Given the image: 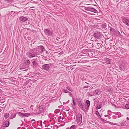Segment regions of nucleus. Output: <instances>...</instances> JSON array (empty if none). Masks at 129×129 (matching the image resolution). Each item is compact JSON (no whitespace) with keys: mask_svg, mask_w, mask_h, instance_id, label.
Masks as SVG:
<instances>
[{"mask_svg":"<svg viewBox=\"0 0 129 129\" xmlns=\"http://www.w3.org/2000/svg\"><path fill=\"white\" fill-rule=\"evenodd\" d=\"M82 115L81 114L78 113L76 116V121L77 123L80 125L82 121Z\"/></svg>","mask_w":129,"mask_h":129,"instance_id":"1","label":"nucleus"},{"mask_svg":"<svg viewBox=\"0 0 129 129\" xmlns=\"http://www.w3.org/2000/svg\"><path fill=\"white\" fill-rule=\"evenodd\" d=\"M26 83H28L26 84V86H27V88H29L30 87H31V88L33 87V86L35 84V83L33 81L30 79H29L26 81Z\"/></svg>","mask_w":129,"mask_h":129,"instance_id":"2","label":"nucleus"},{"mask_svg":"<svg viewBox=\"0 0 129 129\" xmlns=\"http://www.w3.org/2000/svg\"><path fill=\"white\" fill-rule=\"evenodd\" d=\"M79 106L80 107L83 111H84L85 109H88L85 104L84 103H80L79 104Z\"/></svg>","mask_w":129,"mask_h":129,"instance_id":"3","label":"nucleus"},{"mask_svg":"<svg viewBox=\"0 0 129 129\" xmlns=\"http://www.w3.org/2000/svg\"><path fill=\"white\" fill-rule=\"evenodd\" d=\"M94 36L97 39H100L102 36V34L100 32H97L94 34Z\"/></svg>","mask_w":129,"mask_h":129,"instance_id":"4","label":"nucleus"},{"mask_svg":"<svg viewBox=\"0 0 129 129\" xmlns=\"http://www.w3.org/2000/svg\"><path fill=\"white\" fill-rule=\"evenodd\" d=\"M50 65V64H47L43 65L42 67L43 69L45 70L48 71L49 70Z\"/></svg>","mask_w":129,"mask_h":129,"instance_id":"5","label":"nucleus"},{"mask_svg":"<svg viewBox=\"0 0 129 129\" xmlns=\"http://www.w3.org/2000/svg\"><path fill=\"white\" fill-rule=\"evenodd\" d=\"M45 34L49 36H51L52 34V32L49 29H46L44 30Z\"/></svg>","mask_w":129,"mask_h":129,"instance_id":"6","label":"nucleus"},{"mask_svg":"<svg viewBox=\"0 0 129 129\" xmlns=\"http://www.w3.org/2000/svg\"><path fill=\"white\" fill-rule=\"evenodd\" d=\"M19 19L21 22H23L27 21L28 18L24 16H22L19 18Z\"/></svg>","mask_w":129,"mask_h":129,"instance_id":"7","label":"nucleus"},{"mask_svg":"<svg viewBox=\"0 0 129 129\" xmlns=\"http://www.w3.org/2000/svg\"><path fill=\"white\" fill-rule=\"evenodd\" d=\"M101 93V92L99 89H96L93 91V94L91 95H95L96 94L99 95Z\"/></svg>","mask_w":129,"mask_h":129,"instance_id":"8","label":"nucleus"},{"mask_svg":"<svg viewBox=\"0 0 129 129\" xmlns=\"http://www.w3.org/2000/svg\"><path fill=\"white\" fill-rule=\"evenodd\" d=\"M9 121L7 120L4 122L3 125L4 127H7L9 126Z\"/></svg>","mask_w":129,"mask_h":129,"instance_id":"9","label":"nucleus"},{"mask_svg":"<svg viewBox=\"0 0 129 129\" xmlns=\"http://www.w3.org/2000/svg\"><path fill=\"white\" fill-rule=\"evenodd\" d=\"M122 21L126 25L129 26V21L125 18L123 19Z\"/></svg>","mask_w":129,"mask_h":129,"instance_id":"10","label":"nucleus"},{"mask_svg":"<svg viewBox=\"0 0 129 129\" xmlns=\"http://www.w3.org/2000/svg\"><path fill=\"white\" fill-rule=\"evenodd\" d=\"M27 56L29 58L33 57L35 56V55L34 54H32L31 53L28 52L27 53Z\"/></svg>","mask_w":129,"mask_h":129,"instance_id":"11","label":"nucleus"},{"mask_svg":"<svg viewBox=\"0 0 129 129\" xmlns=\"http://www.w3.org/2000/svg\"><path fill=\"white\" fill-rule=\"evenodd\" d=\"M102 107V105L100 103H97V106L96 107V109H100Z\"/></svg>","mask_w":129,"mask_h":129,"instance_id":"12","label":"nucleus"},{"mask_svg":"<svg viewBox=\"0 0 129 129\" xmlns=\"http://www.w3.org/2000/svg\"><path fill=\"white\" fill-rule=\"evenodd\" d=\"M86 103L87 105L86 106L87 108H88L90 106V102L88 100H86Z\"/></svg>","mask_w":129,"mask_h":129,"instance_id":"13","label":"nucleus"},{"mask_svg":"<svg viewBox=\"0 0 129 129\" xmlns=\"http://www.w3.org/2000/svg\"><path fill=\"white\" fill-rule=\"evenodd\" d=\"M126 124V121H122L120 123V125H119V126H123L125 125Z\"/></svg>","mask_w":129,"mask_h":129,"instance_id":"14","label":"nucleus"},{"mask_svg":"<svg viewBox=\"0 0 129 129\" xmlns=\"http://www.w3.org/2000/svg\"><path fill=\"white\" fill-rule=\"evenodd\" d=\"M42 50V52H41V54H42V52H45L46 51H45L44 48V47L42 46L41 45V51Z\"/></svg>","mask_w":129,"mask_h":129,"instance_id":"15","label":"nucleus"},{"mask_svg":"<svg viewBox=\"0 0 129 129\" xmlns=\"http://www.w3.org/2000/svg\"><path fill=\"white\" fill-rule=\"evenodd\" d=\"M18 115L21 117H24V113L21 112L18 113Z\"/></svg>","mask_w":129,"mask_h":129,"instance_id":"16","label":"nucleus"},{"mask_svg":"<svg viewBox=\"0 0 129 129\" xmlns=\"http://www.w3.org/2000/svg\"><path fill=\"white\" fill-rule=\"evenodd\" d=\"M91 11L95 13H97L98 12L97 11L96 9L93 8H91Z\"/></svg>","mask_w":129,"mask_h":129,"instance_id":"17","label":"nucleus"},{"mask_svg":"<svg viewBox=\"0 0 129 129\" xmlns=\"http://www.w3.org/2000/svg\"><path fill=\"white\" fill-rule=\"evenodd\" d=\"M16 115V113L12 114L11 116L10 117V119H11L15 118Z\"/></svg>","mask_w":129,"mask_h":129,"instance_id":"18","label":"nucleus"},{"mask_svg":"<svg viewBox=\"0 0 129 129\" xmlns=\"http://www.w3.org/2000/svg\"><path fill=\"white\" fill-rule=\"evenodd\" d=\"M9 116V114L8 113H6L4 115V117L5 118H7Z\"/></svg>","mask_w":129,"mask_h":129,"instance_id":"19","label":"nucleus"},{"mask_svg":"<svg viewBox=\"0 0 129 129\" xmlns=\"http://www.w3.org/2000/svg\"><path fill=\"white\" fill-rule=\"evenodd\" d=\"M95 114L98 118H100L101 117V116L98 111H96L95 112Z\"/></svg>","mask_w":129,"mask_h":129,"instance_id":"20","label":"nucleus"},{"mask_svg":"<svg viewBox=\"0 0 129 129\" xmlns=\"http://www.w3.org/2000/svg\"><path fill=\"white\" fill-rule=\"evenodd\" d=\"M30 115V114L29 113H24V117H28Z\"/></svg>","mask_w":129,"mask_h":129,"instance_id":"21","label":"nucleus"},{"mask_svg":"<svg viewBox=\"0 0 129 129\" xmlns=\"http://www.w3.org/2000/svg\"><path fill=\"white\" fill-rule=\"evenodd\" d=\"M41 114L45 111V109L43 107H41Z\"/></svg>","mask_w":129,"mask_h":129,"instance_id":"22","label":"nucleus"},{"mask_svg":"<svg viewBox=\"0 0 129 129\" xmlns=\"http://www.w3.org/2000/svg\"><path fill=\"white\" fill-rule=\"evenodd\" d=\"M25 62L26 64L28 65L30 63V61L29 60H25Z\"/></svg>","mask_w":129,"mask_h":129,"instance_id":"23","label":"nucleus"},{"mask_svg":"<svg viewBox=\"0 0 129 129\" xmlns=\"http://www.w3.org/2000/svg\"><path fill=\"white\" fill-rule=\"evenodd\" d=\"M62 91H63V92L66 93H70V92L69 91H68L66 89H63L62 90Z\"/></svg>","mask_w":129,"mask_h":129,"instance_id":"24","label":"nucleus"},{"mask_svg":"<svg viewBox=\"0 0 129 129\" xmlns=\"http://www.w3.org/2000/svg\"><path fill=\"white\" fill-rule=\"evenodd\" d=\"M6 1L8 3H12L13 1V0H4Z\"/></svg>","mask_w":129,"mask_h":129,"instance_id":"25","label":"nucleus"},{"mask_svg":"<svg viewBox=\"0 0 129 129\" xmlns=\"http://www.w3.org/2000/svg\"><path fill=\"white\" fill-rule=\"evenodd\" d=\"M71 129H76V126L75 125H72L70 127Z\"/></svg>","mask_w":129,"mask_h":129,"instance_id":"26","label":"nucleus"},{"mask_svg":"<svg viewBox=\"0 0 129 129\" xmlns=\"http://www.w3.org/2000/svg\"><path fill=\"white\" fill-rule=\"evenodd\" d=\"M125 107L127 109H129V103H128L125 105Z\"/></svg>","mask_w":129,"mask_h":129,"instance_id":"27","label":"nucleus"},{"mask_svg":"<svg viewBox=\"0 0 129 129\" xmlns=\"http://www.w3.org/2000/svg\"><path fill=\"white\" fill-rule=\"evenodd\" d=\"M66 88L71 91H72V89H71L70 88H69V87H67Z\"/></svg>","mask_w":129,"mask_h":129,"instance_id":"28","label":"nucleus"},{"mask_svg":"<svg viewBox=\"0 0 129 129\" xmlns=\"http://www.w3.org/2000/svg\"><path fill=\"white\" fill-rule=\"evenodd\" d=\"M108 123H109L110 124H111V125H116L115 124H114V123H111V122H109V121L108 122Z\"/></svg>","mask_w":129,"mask_h":129,"instance_id":"29","label":"nucleus"},{"mask_svg":"<svg viewBox=\"0 0 129 129\" xmlns=\"http://www.w3.org/2000/svg\"><path fill=\"white\" fill-rule=\"evenodd\" d=\"M91 8L88 7L87 11H91Z\"/></svg>","mask_w":129,"mask_h":129,"instance_id":"30","label":"nucleus"},{"mask_svg":"<svg viewBox=\"0 0 129 129\" xmlns=\"http://www.w3.org/2000/svg\"><path fill=\"white\" fill-rule=\"evenodd\" d=\"M73 104L74 105H75V104H76V103L75 102H74V99H73Z\"/></svg>","mask_w":129,"mask_h":129,"instance_id":"31","label":"nucleus"},{"mask_svg":"<svg viewBox=\"0 0 129 129\" xmlns=\"http://www.w3.org/2000/svg\"><path fill=\"white\" fill-rule=\"evenodd\" d=\"M88 7H85L84 9L85 10H87Z\"/></svg>","mask_w":129,"mask_h":129,"instance_id":"32","label":"nucleus"},{"mask_svg":"<svg viewBox=\"0 0 129 129\" xmlns=\"http://www.w3.org/2000/svg\"><path fill=\"white\" fill-rule=\"evenodd\" d=\"M4 102H5V101H0L1 103V104H3L4 103Z\"/></svg>","mask_w":129,"mask_h":129,"instance_id":"33","label":"nucleus"},{"mask_svg":"<svg viewBox=\"0 0 129 129\" xmlns=\"http://www.w3.org/2000/svg\"><path fill=\"white\" fill-rule=\"evenodd\" d=\"M42 121L41 120V126H42Z\"/></svg>","mask_w":129,"mask_h":129,"instance_id":"34","label":"nucleus"},{"mask_svg":"<svg viewBox=\"0 0 129 129\" xmlns=\"http://www.w3.org/2000/svg\"><path fill=\"white\" fill-rule=\"evenodd\" d=\"M88 87L87 86H84V88H87Z\"/></svg>","mask_w":129,"mask_h":129,"instance_id":"35","label":"nucleus"},{"mask_svg":"<svg viewBox=\"0 0 129 129\" xmlns=\"http://www.w3.org/2000/svg\"><path fill=\"white\" fill-rule=\"evenodd\" d=\"M36 62L35 61L33 63L34 64V65L36 63Z\"/></svg>","mask_w":129,"mask_h":129,"instance_id":"36","label":"nucleus"},{"mask_svg":"<svg viewBox=\"0 0 129 129\" xmlns=\"http://www.w3.org/2000/svg\"><path fill=\"white\" fill-rule=\"evenodd\" d=\"M66 129H71L70 128L68 127L66 128Z\"/></svg>","mask_w":129,"mask_h":129,"instance_id":"37","label":"nucleus"},{"mask_svg":"<svg viewBox=\"0 0 129 129\" xmlns=\"http://www.w3.org/2000/svg\"><path fill=\"white\" fill-rule=\"evenodd\" d=\"M126 119L127 120H128L129 119V118H128V117H127V118H126Z\"/></svg>","mask_w":129,"mask_h":129,"instance_id":"38","label":"nucleus"},{"mask_svg":"<svg viewBox=\"0 0 129 129\" xmlns=\"http://www.w3.org/2000/svg\"><path fill=\"white\" fill-rule=\"evenodd\" d=\"M107 116H108V115H105V117H107Z\"/></svg>","mask_w":129,"mask_h":129,"instance_id":"39","label":"nucleus"},{"mask_svg":"<svg viewBox=\"0 0 129 129\" xmlns=\"http://www.w3.org/2000/svg\"><path fill=\"white\" fill-rule=\"evenodd\" d=\"M11 12V14L12 13H15L14 12H13V11H12Z\"/></svg>","mask_w":129,"mask_h":129,"instance_id":"40","label":"nucleus"},{"mask_svg":"<svg viewBox=\"0 0 129 129\" xmlns=\"http://www.w3.org/2000/svg\"><path fill=\"white\" fill-rule=\"evenodd\" d=\"M108 113H109V112H110V110H108Z\"/></svg>","mask_w":129,"mask_h":129,"instance_id":"41","label":"nucleus"},{"mask_svg":"<svg viewBox=\"0 0 129 129\" xmlns=\"http://www.w3.org/2000/svg\"><path fill=\"white\" fill-rule=\"evenodd\" d=\"M78 129H84V128H79Z\"/></svg>","mask_w":129,"mask_h":129,"instance_id":"42","label":"nucleus"},{"mask_svg":"<svg viewBox=\"0 0 129 129\" xmlns=\"http://www.w3.org/2000/svg\"><path fill=\"white\" fill-rule=\"evenodd\" d=\"M2 111V110L0 108V112Z\"/></svg>","mask_w":129,"mask_h":129,"instance_id":"43","label":"nucleus"},{"mask_svg":"<svg viewBox=\"0 0 129 129\" xmlns=\"http://www.w3.org/2000/svg\"><path fill=\"white\" fill-rule=\"evenodd\" d=\"M40 106H39L38 108L39 109H40Z\"/></svg>","mask_w":129,"mask_h":129,"instance_id":"44","label":"nucleus"},{"mask_svg":"<svg viewBox=\"0 0 129 129\" xmlns=\"http://www.w3.org/2000/svg\"><path fill=\"white\" fill-rule=\"evenodd\" d=\"M32 121H35V120L34 119H33L32 120Z\"/></svg>","mask_w":129,"mask_h":129,"instance_id":"45","label":"nucleus"},{"mask_svg":"<svg viewBox=\"0 0 129 129\" xmlns=\"http://www.w3.org/2000/svg\"><path fill=\"white\" fill-rule=\"evenodd\" d=\"M112 29H110V31H112Z\"/></svg>","mask_w":129,"mask_h":129,"instance_id":"46","label":"nucleus"},{"mask_svg":"<svg viewBox=\"0 0 129 129\" xmlns=\"http://www.w3.org/2000/svg\"><path fill=\"white\" fill-rule=\"evenodd\" d=\"M44 124V126H45V125Z\"/></svg>","mask_w":129,"mask_h":129,"instance_id":"47","label":"nucleus"},{"mask_svg":"<svg viewBox=\"0 0 129 129\" xmlns=\"http://www.w3.org/2000/svg\"><path fill=\"white\" fill-rule=\"evenodd\" d=\"M46 59L45 58V60H46Z\"/></svg>","mask_w":129,"mask_h":129,"instance_id":"48","label":"nucleus"},{"mask_svg":"<svg viewBox=\"0 0 129 129\" xmlns=\"http://www.w3.org/2000/svg\"><path fill=\"white\" fill-rule=\"evenodd\" d=\"M4 104L3 105L4 106Z\"/></svg>","mask_w":129,"mask_h":129,"instance_id":"49","label":"nucleus"},{"mask_svg":"<svg viewBox=\"0 0 129 129\" xmlns=\"http://www.w3.org/2000/svg\"><path fill=\"white\" fill-rule=\"evenodd\" d=\"M6 105H5V107H6Z\"/></svg>","mask_w":129,"mask_h":129,"instance_id":"50","label":"nucleus"}]
</instances>
